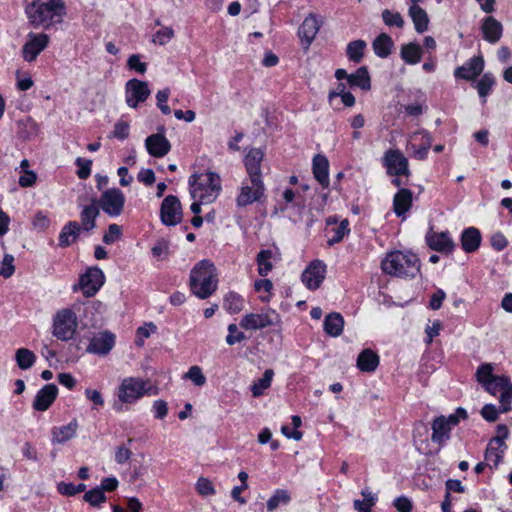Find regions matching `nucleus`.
Instances as JSON below:
<instances>
[{"label":"nucleus","instance_id":"a19ab883","mask_svg":"<svg viewBox=\"0 0 512 512\" xmlns=\"http://www.w3.org/2000/svg\"><path fill=\"white\" fill-rule=\"evenodd\" d=\"M274 259L273 252L271 250H262L257 255L258 273L261 276H266L272 270Z\"/></svg>","mask_w":512,"mask_h":512},{"label":"nucleus","instance_id":"338daca9","mask_svg":"<svg viewBox=\"0 0 512 512\" xmlns=\"http://www.w3.org/2000/svg\"><path fill=\"white\" fill-rule=\"evenodd\" d=\"M76 164L79 167V170L77 172L78 177L80 179L88 178L91 173L92 161L91 160H83L82 158H78L76 160Z\"/></svg>","mask_w":512,"mask_h":512},{"label":"nucleus","instance_id":"c03bdc74","mask_svg":"<svg viewBox=\"0 0 512 512\" xmlns=\"http://www.w3.org/2000/svg\"><path fill=\"white\" fill-rule=\"evenodd\" d=\"M274 376V371L272 369H267L262 378L256 381L251 390L254 397H259L263 394L264 390L270 387L272 379Z\"/></svg>","mask_w":512,"mask_h":512},{"label":"nucleus","instance_id":"e433bc0d","mask_svg":"<svg viewBox=\"0 0 512 512\" xmlns=\"http://www.w3.org/2000/svg\"><path fill=\"white\" fill-rule=\"evenodd\" d=\"M80 232V226L77 222H69L64 226L59 236V244L68 246L75 242Z\"/></svg>","mask_w":512,"mask_h":512},{"label":"nucleus","instance_id":"3c124183","mask_svg":"<svg viewBox=\"0 0 512 512\" xmlns=\"http://www.w3.org/2000/svg\"><path fill=\"white\" fill-rule=\"evenodd\" d=\"M84 500L92 506H99L106 500L105 494L100 488H94L84 495Z\"/></svg>","mask_w":512,"mask_h":512},{"label":"nucleus","instance_id":"c756f323","mask_svg":"<svg viewBox=\"0 0 512 512\" xmlns=\"http://www.w3.org/2000/svg\"><path fill=\"white\" fill-rule=\"evenodd\" d=\"M412 205V192L408 189H401L393 199L394 212L397 216L404 215Z\"/></svg>","mask_w":512,"mask_h":512},{"label":"nucleus","instance_id":"0eeeda50","mask_svg":"<svg viewBox=\"0 0 512 512\" xmlns=\"http://www.w3.org/2000/svg\"><path fill=\"white\" fill-rule=\"evenodd\" d=\"M78 327V318L71 308H62L53 316L52 334L61 341L71 340Z\"/></svg>","mask_w":512,"mask_h":512},{"label":"nucleus","instance_id":"13d9d810","mask_svg":"<svg viewBox=\"0 0 512 512\" xmlns=\"http://www.w3.org/2000/svg\"><path fill=\"white\" fill-rule=\"evenodd\" d=\"M127 66L131 70H135L140 74H144L147 70V64L141 61V56L139 54L131 55L127 60Z\"/></svg>","mask_w":512,"mask_h":512},{"label":"nucleus","instance_id":"f3484780","mask_svg":"<svg viewBox=\"0 0 512 512\" xmlns=\"http://www.w3.org/2000/svg\"><path fill=\"white\" fill-rule=\"evenodd\" d=\"M126 103L131 108H136L139 103L144 102L150 95L148 84L138 79H131L125 87Z\"/></svg>","mask_w":512,"mask_h":512},{"label":"nucleus","instance_id":"6e6552de","mask_svg":"<svg viewBox=\"0 0 512 512\" xmlns=\"http://www.w3.org/2000/svg\"><path fill=\"white\" fill-rule=\"evenodd\" d=\"M467 412L463 408H458L455 413L446 416H440L434 419L432 423V435L431 439L433 442L442 444L449 438L451 428L459 423L460 419H466Z\"/></svg>","mask_w":512,"mask_h":512},{"label":"nucleus","instance_id":"4d7b16f0","mask_svg":"<svg viewBox=\"0 0 512 512\" xmlns=\"http://www.w3.org/2000/svg\"><path fill=\"white\" fill-rule=\"evenodd\" d=\"M151 252L156 259L164 260L169 255V243L161 240L152 247Z\"/></svg>","mask_w":512,"mask_h":512},{"label":"nucleus","instance_id":"f8f14e48","mask_svg":"<svg viewBox=\"0 0 512 512\" xmlns=\"http://www.w3.org/2000/svg\"><path fill=\"white\" fill-rule=\"evenodd\" d=\"M383 163L389 175L405 176L406 178L410 176L408 159L399 150L389 149L386 151Z\"/></svg>","mask_w":512,"mask_h":512},{"label":"nucleus","instance_id":"a211bd4d","mask_svg":"<svg viewBox=\"0 0 512 512\" xmlns=\"http://www.w3.org/2000/svg\"><path fill=\"white\" fill-rule=\"evenodd\" d=\"M326 266L319 260H314L302 273V282L310 290H316L325 279Z\"/></svg>","mask_w":512,"mask_h":512},{"label":"nucleus","instance_id":"774afa93","mask_svg":"<svg viewBox=\"0 0 512 512\" xmlns=\"http://www.w3.org/2000/svg\"><path fill=\"white\" fill-rule=\"evenodd\" d=\"M509 436V430L508 427L504 424H500L496 427V435L491 439L493 443L499 444V445H506L505 439H507Z\"/></svg>","mask_w":512,"mask_h":512},{"label":"nucleus","instance_id":"680f3d73","mask_svg":"<svg viewBox=\"0 0 512 512\" xmlns=\"http://www.w3.org/2000/svg\"><path fill=\"white\" fill-rule=\"evenodd\" d=\"M197 492L203 496L213 495L215 493L214 486L207 478H199L196 483Z\"/></svg>","mask_w":512,"mask_h":512},{"label":"nucleus","instance_id":"f704fd0d","mask_svg":"<svg viewBox=\"0 0 512 512\" xmlns=\"http://www.w3.org/2000/svg\"><path fill=\"white\" fill-rule=\"evenodd\" d=\"M344 320L339 313H331L325 317L324 330L330 336L336 337L342 333Z\"/></svg>","mask_w":512,"mask_h":512},{"label":"nucleus","instance_id":"9d476101","mask_svg":"<svg viewBox=\"0 0 512 512\" xmlns=\"http://www.w3.org/2000/svg\"><path fill=\"white\" fill-rule=\"evenodd\" d=\"M279 322L280 317L274 310H265L261 313L244 315L240 321V326L246 330H258L277 325Z\"/></svg>","mask_w":512,"mask_h":512},{"label":"nucleus","instance_id":"052dcab7","mask_svg":"<svg viewBox=\"0 0 512 512\" xmlns=\"http://www.w3.org/2000/svg\"><path fill=\"white\" fill-rule=\"evenodd\" d=\"M16 80L17 88L21 91L29 90L34 84L31 76L28 73L22 71L16 72Z\"/></svg>","mask_w":512,"mask_h":512},{"label":"nucleus","instance_id":"bb28decb","mask_svg":"<svg viewBox=\"0 0 512 512\" xmlns=\"http://www.w3.org/2000/svg\"><path fill=\"white\" fill-rule=\"evenodd\" d=\"M329 162L325 156L316 155L313 159V174L316 180L324 187L329 185Z\"/></svg>","mask_w":512,"mask_h":512},{"label":"nucleus","instance_id":"9b49d317","mask_svg":"<svg viewBox=\"0 0 512 512\" xmlns=\"http://www.w3.org/2000/svg\"><path fill=\"white\" fill-rule=\"evenodd\" d=\"M160 218L166 226H175L182 221V206L176 196L168 195L164 198L160 207Z\"/></svg>","mask_w":512,"mask_h":512},{"label":"nucleus","instance_id":"aec40b11","mask_svg":"<svg viewBox=\"0 0 512 512\" xmlns=\"http://www.w3.org/2000/svg\"><path fill=\"white\" fill-rule=\"evenodd\" d=\"M58 394V388L54 384L45 385L38 391L33 401V408L36 411H46L55 401Z\"/></svg>","mask_w":512,"mask_h":512},{"label":"nucleus","instance_id":"393cba45","mask_svg":"<svg viewBox=\"0 0 512 512\" xmlns=\"http://www.w3.org/2000/svg\"><path fill=\"white\" fill-rule=\"evenodd\" d=\"M427 242L430 248L435 251L449 253L454 248V243L447 233H432L427 236Z\"/></svg>","mask_w":512,"mask_h":512},{"label":"nucleus","instance_id":"864d4df0","mask_svg":"<svg viewBox=\"0 0 512 512\" xmlns=\"http://www.w3.org/2000/svg\"><path fill=\"white\" fill-rule=\"evenodd\" d=\"M14 257L10 254H6L0 262V276L4 278H10L15 272V266L13 264Z\"/></svg>","mask_w":512,"mask_h":512},{"label":"nucleus","instance_id":"c85d7f7f","mask_svg":"<svg viewBox=\"0 0 512 512\" xmlns=\"http://www.w3.org/2000/svg\"><path fill=\"white\" fill-rule=\"evenodd\" d=\"M482 32L488 42L495 43L501 38L502 25L494 17H487L482 24Z\"/></svg>","mask_w":512,"mask_h":512},{"label":"nucleus","instance_id":"58836bf2","mask_svg":"<svg viewBox=\"0 0 512 512\" xmlns=\"http://www.w3.org/2000/svg\"><path fill=\"white\" fill-rule=\"evenodd\" d=\"M291 500L290 493L285 489H277L267 500V510L272 512L281 505H287Z\"/></svg>","mask_w":512,"mask_h":512},{"label":"nucleus","instance_id":"0e129e2a","mask_svg":"<svg viewBox=\"0 0 512 512\" xmlns=\"http://www.w3.org/2000/svg\"><path fill=\"white\" fill-rule=\"evenodd\" d=\"M122 230L121 227L117 224H111L108 227V231L103 236V241L106 244H111L117 241L121 236Z\"/></svg>","mask_w":512,"mask_h":512},{"label":"nucleus","instance_id":"412c9836","mask_svg":"<svg viewBox=\"0 0 512 512\" xmlns=\"http://www.w3.org/2000/svg\"><path fill=\"white\" fill-rule=\"evenodd\" d=\"M145 146L149 154L154 157L165 156L171 148L170 142L163 133L148 136L145 140Z\"/></svg>","mask_w":512,"mask_h":512},{"label":"nucleus","instance_id":"de8ad7c7","mask_svg":"<svg viewBox=\"0 0 512 512\" xmlns=\"http://www.w3.org/2000/svg\"><path fill=\"white\" fill-rule=\"evenodd\" d=\"M382 19L387 26H396L402 28L404 26V19L399 12H393L385 9L382 12Z\"/></svg>","mask_w":512,"mask_h":512},{"label":"nucleus","instance_id":"dca6fc26","mask_svg":"<svg viewBox=\"0 0 512 512\" xmlns=\"http://www.w3.org/2000/svg\"><path fill=\"white\" fill-rule=\"evenodd\" d=\"M431 145V135L428 132L421 130L414 132L409 136L407 148L412 152V156L415 159L424 160Z\"/></svg>","mask_w":512,"mask_h":512},{"label":"nucleus","instance_id":"603ef678","mask_svg":"<svg viewBox=\"0 0 512 512\" xmlns=\"http://www.w3.org/2000/svg\"><path fill=\"white\" fill-rule=\"evenodd\" d=\"M244 340H246L245 334L238 329V326L236 324H230L228 326V335L226 337V343L232 346Z\"/></svg>","mask_w":512,"mask_h":512},{"label":"nucleus","instance_id":"20e7f679","mask_svg":"<svg viewBox=\"0 0 512 512\" xmlns=\"http://www.w3.org/2000/svg\"><path fill=\"white\" fill-rule=\"evenodd\" d=\"M191 292L200 299H207L217 289L218 278L214 264L209 260L198 262L190 272Z\"/></svg>","mask_w":512,"mask_h":512},{"label":"nucleus","instance_id":"e2e57ef3","mask_svg":"<svg viewBox=\"0 0 512 512\" xmlns=\"http://www.w3.org/2000/svg\"><path fill=\"white\" fill-rule=\"evenodd\" d=\"M170 91L169 89H163L157 92L156 99H157V106L161 110L163 114H170L171 110L168 105H166V102L169 98Z\"/></svg>","mask_w":512,"mask_h":512},{"label":"nucleus","instance_id":"ea45409f","mask_svg":"<svg viewBox=\"0 0 512 512\" xmlns=\"http://www.w3.org/2000/svg\"><path fill=\"white\" fill-rule=\"evenodd\" d=\"M367 44L364 40H355L347 45L346 53L350 61L354 63L361 62L364 56V50Z\"/></svg>","mask_w":512,"mask_h":512},{"label":"nucleus","instance_id":"37998d69","mask_svg":"<svg viewBox=\"0 0 512 512\" xmlns=\"http://www.w3.org/2000/svg\"><path fill=\"white\" fill-rule=\"evenodd\" d=\"M15 359L20 369L26 370L33 366L36 356L27 348H19L15 353Z\"/></svg>","mask_w":512,"mask_h":512},{"label":"nucleus","instance_id":"69168bd1","mask_svg":"<svg viewBox=\"0 0 512 512\" xmlns=\"http://www.w3.org/2000/svg\"><path fill=\"white\" fill-rule=\"evenodd\" d=\"M132 452L128 446L122 444L116 448L115 460L119 464L126 463L131 458Z\"/></svg>","mask_w":512,"mask_h":512},{"label":"nucleus","instance_id":"473e14b6","mask_svg":"<svg viewBox=\"0 0 512 512\" xmlns=\"http://www.w3.org/2000/svg\"><path fill=\"white\" fill-rule=\"evenodd\" d=\"M350 86L359 87L364 91L371 89V79L366 67L362 66L356 70L355 73L350 74L348 77Z\"/></svg>","mask_w":512,"mask_h":512},{"label":"nucleus","instance_id":"5701e85b","mask_svg":"<svg viewBox=\"0 0 512 512\" xmlns=\"http://www.w3.org/2000/svg\"><path fill=\"white\" fill-rule=\"evenodd\" d=\"M321 26V21L315 14H309L299 28V36L308 47L315 39Z\"/></svg>","mask_w":512,"mask_h":512},{"label":"nucleus","instance_id":"cd10ccee","mask_svg":"<svg viewBox=\"0 0 512 512\" xmlns=\"http://www.w3.org/2000/svg\"><path fill=\"white\" fill-rule=\"evenodd\" d=\"M379 365V356L371 349H364L357 358V367L362 372H373Z\"/></svg>","mask_w":512,"mask_h":512},{"label":"nucleus","instance_id":"4468645a","mask_svg":"<svg viewBox=\"0 0 512 512\" xmlns=\"http://www.w3.org/2000/svg\"><path fill=\"white\" fill-rule=\"evenodd\" d=\"M22 48V57L26 62H33L48 46L50 38L45 33H30Z\"/></svg>","mask_w":512,"mask_h":512},{"label":"nucleus","instance_id":"ddd939ff","mask_svg":"<svg viewBox=\"0 0 512 512\" xmlns=\"http://www.w3.org/2000/svg\"><path fill=\"white\" fill-rule=\"evenodd\" d=\"M125 196L117 188H111L103 192L100 198L102 210L110 216H119L124 209Z\"/></svg>","mask_w":512,"mask_h":512},{"label":"nucleus","instance_id":"8fccbe9b","mask_svg":"<svg viewBox=\"0 0 512 512\" xmlns=\"http://www.w3.org/2000/svg\"><path fill=\"white\" fill-rule=\"evenodd\" d=\"M254 287L257 292L265 293V295L260 296L261 301L267 302L270 300L273 283L269 279H261L256 281Z\"/></svg>","mask_w":512,"mask_h":512},{"label":"nucleus","instance_id":"49530a36","mask_svg":"<svg viewBox=\"0 0 512 512\" xmlns=\"http://www.w3.org/2000/svg\"><path fill=\"white\" fill-rule=\"evenodd\" d=\"M184 379L190 380L196 386H203L206 383V376L202 369L197 366H191L188 371L183 375Z\"/></svg>","mask_w":512,"mask_h":512},{"label":"nucleus","instance_id":"a878e982","mask_svg":"<svg viewBox=\"0 0 512 512\" xmlns=\"http://www.w3.org/2000/svg\"><path fill=\"white\" fill-rule=\"evenodd\" d=\"M263 152L260 149H252L245 157V166L249 178H261L260 163L263 160Z\"/></svg>","mask_w":512,"mask_h":512},{"label":"nucleus","instance_id":"423d86ee","mask_svg":"<svg viewBox=\"0 0 512 512\" xmlns=\"http://www.w3.org/2000/svg\"><path fill=\"white\" fill-rule=\"evenodd\" d=\"M151 390L149 380L139 377L124 378L117 388V400L113 407L118 412L123 410V405L133 404Z\"/></svg>","mask_w":512,"mask_h":512},{"label":"nucleus","instance_id":"7c9ffc66","mask_svg":"<svg viewBox=\"0 0 512 512\" xmlns=\"http://www.w3.org/2000/svg\"><path fill=\"white\" fill-rule=\"evenodd\" d=\"M481 243L480 232L476 228L466 229L461 236L462 248L465 252L471 253L476 251Z\"/></svg>","mask_w":512,"mask_h":512},{"label":"nucleus","instance_id":"6e6d98bb","mask_svg":"<svg viewBox=\"0 0 512 512\" xmlns=\"http://www.w3.org/2000/svg\"><path fill=\"white\" fill-rule=\"evenodd\" d=\"M494 84V78L490 74H484L477 83V90L480 97H485Z\"/></svg>","mask_w":512,"mask_h":512},{"label":"nucleus","instance_id":"bf43d9fd","mask_svg":"<svg viewBox=\"0 0 512 512\" xmlns=\"http://www.w3.org/2000/svg\"><path fill=\"white\" fill-rule=\"evenodd\" d=\"M85 396L90 402H92L93 410H98L99 408L103 407L104 399L100 391L96 389H86Z\"/></svg>","mask_w":512,"mask_h":512},{"label":"nucleus","instance_id":"2f4dec72","mask_svg":"<svg viewBox=\"0 0 512 512\" xmlns=\"http://www.w3.org/2000/svg\"><path fill=\"white\" fill-rule=\"evenodd\" d=\"M394 43L391 37L386 33L378 35L372 43L375 54L381 58H386L391 54Z\"/></svg>","mask_w":512,"mask_h":512},{"label":"nucleus","instance_id":"72a5a7b5","mask_svg":"<svg viewBox=\"0 0 512 512\" xmlns=\"http://www.w3.org/2000/svg\"><path fill=\"white\" fill-rule=\"evenodd\" d=\"M409 15L412 18L417 32L423 33L428 29V15L419 5H412L409 9Z\"/></svg>","mask_w":512,"mask_h":512},{"label":"nucleus","instance_id":"4c0bfd02","mask_svg":"<svg viewBox=\"0 0 512 512\" xmlns=\"http://www.w3.org/2000/svg\"><path fill=\"white\" fill-rule=\"evenodd\" d=\"M99 214L98 207L95 203L85 206L81 212V225L86 231H90L95 227V219Z\"/></svg>","mask_w":512,"mask_h":512},{"label":"nucleus","instance_id":"39448f33","mask_svg":"<svg viewBox=\"0 0 512 512\" xmlns=\"http://www.w3.org/2000/svg\"><path fill=\"white\" fill-rule=\"evenodd\" d=\"M382 269L392 276L413 277L419 271V261L415 254L394 251L383 259Z\"/></svg>","mask_w":512,"mask_h":512},{"label":"nucleus","instance_id":"6ab92c4d","mask_svg":"<svg viewBox=\"0 0 512 512\" xmlns=\"http://www.w3.org/2000/svg\"><path fill=\"white\" fill-rule=\"evenodd\" d=\"M104 273L101 269L93 267L80 278V288L86 297L96 294L100 287L104 284Z\"/></svg>","mask_w":512,"mask_h":512},{"label":"nucleus","instance_id":"f03ea898","mask_svg":"<svg viewBox=\"0 0 512 512\" xmlns=\"http://www.w3.org/2000/svg\"><path fill=\"white\" fill-rule=\"evenodd\" d=\"M190 194L194 202L191 210L195 214L201 212L202 204L214 202L221 191L220 176L214 172L194 174L189 179Z\"/></svg>","mask_w":512,"mask_h":512},{"label":"nucleus","instance_id":"4be33fe9","mask_svg":"<svg viewBox=\"0 0 512 512\" xmlns=\"http://www.w3.org/2000/svg\"><path fill=\"white\" fill-rule=\"evenodd\" d=\"M484 68V60L482 56L471 58L465 65L455 70V76L465 80H473L479 76Z\"/></svg>","mask_w":512,"mask_h":512},{"label":"nucleus","instance_id":"79ce46f5","mask_svg":"<svg viewBox=\"0 0 512 512\" xmlns=\"http://www.w3.org/2000/svg\"><path fill=\"white\" fill-rule=\"evenodd\" d=\"M422 51L419 45L409 43L401 48V57L408 64H416L421 60Z\"/></svg>","mask_w":512,"mask_h":512},{"label":"nucleus","instance_id":"5fc2aeb1","mask_svg":"<svg viewBox=\"0 0 512 512\" xmlns=\"http://www.w3.org/2000/svg\"><path fill=\"white\" fill-rule=\"evenodd\" d=\"M174 37V30L171 27H164L158 30L154 37L153 42L159 45L167 44Z\"/></svg>","mask_w":512,"mask_h":512},{"label":"nucleus","instance_id":"7ed1b4c3","mask_svg":"<svg viewBox=\"0 0 512 512\" xmlns=\"http://www.w3.org/2000/svg\"><path fill=\"white\" fill-rule=\"evenodd\" d=\"M30 23L35 27L49 28L60 23L65 14L63 0H37L26 8Z\"/></svg>","mask_w":512,"mask_h":512},{"label":"nucleus","instance_id":"a18cd8bd","mask_svg":"<svg viewBox=\"0 0 512 512\" xmlns=\"http://www.w3.org/2000/svg\"><path fill=\"white\" fill-rule=\"evenodd\" d=\"M361 494L363 496V500L354 501L355 510L358 512H371V507L375 504L376 501L375 495L367 489L363 490Z\"/></svg>","mask_w":512,"mask_h":512},{"label":"nucleus","instance_id":"f257e3e1","mask_svg":"<svg viewBox=\"0 0 512 512\" xmlns=\"http://www.w3.org/2000/svg\"><path fill=\"white\" fill-rule=\"evenodd\" d=\"M475 379L487 393L493 396L499 395V409L493 404L482 407L480 414L486 421L495 422L499 413H507L511 410L512 382L507 376L494 374L493 364L482 363L475 372Z\"/></svg>","mask_w":512,"mask_h":512},{"label":"nucleus","instance_id":"b1692460","mask_svg":"<svg viewBox=\"0 0 512 512\" xmlns=\"http://www.w3.org/2000/svg\"><path fill=\"white\" fill-rule=\"evenodd\" d=\"M78 422L74 419L66 425L54 427L52 429V442L54 444H63L76 436Z\"/></svg>","mask_w":512,"mask_h":512},{"label":"nucleus","instance_id":"2eb2a0df","mask_svg":"<svg viewBox=\"0 0 512 512\" xmlns=\"http://www.w3.org/2000/svg\"><path fill=\"white\" fill-rule=\"evenodd\" d=\"M115 342L116 338L112 332H98L90 338L86 351L99 356H106L114 348Z\"/></svg>","mask_w":512,"mask_h":512},{"label":"nucleus","instance_id":"09e8293b","mask_svg":"<svg viewBox=\"0 0 512 512\" xmlns=\"http://www.w3.org/2000/svg\"><path fill=\"white\" fill-rule=\"evenodd\" d=\"M225 307L230 313H238L243 308V300L239 295L229 293L225 297Z\"/></svg>","mask_w":512,"mask_h":512},{"label":"nucleus","instance_id":"1a4fd4ad","mask_svg":"<svg viewBox=\"0 0 512 512\" xmlns=\"http://www.w3.org/2000/svg\"><path fill=\"white\" fill-rule=\"evenodd\" d=\"M265 186L261 178H249L240 187L239 194L236 197V204L243 208L251 205L264 196Z\"/></svg>","mask_w":512,"mask_h":512},{"label":"nucleus","instance_id":"c9c22d12","mask_svg":"<svg viewBox=\"0 0 512 512\" xmlns=\"http://www.w3.org/2000/svg\"><path fill=\"white\" fill-rule=\"evenodd\" d=\"M505 449L506 445H499L490 440L485 452L486 464L490 467H497L504 455Z\"/></svg>","mask_w":512,"mask_h":512}]
</instances>
